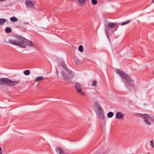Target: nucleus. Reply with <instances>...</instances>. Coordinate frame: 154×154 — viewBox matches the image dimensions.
I'll use <instances>...</instances> for the list:
<instances>
[{
  "label": "nucleus",
  "instance_id": "obj_10",
  "mask_svg": "<svg viewBox=\"0 0 154 154\" xmlns=\"http://www.w3.org/2000/svg\"><path fill=\"white\" fill-rule=\"evenodd\" d=\"M88 0H77V4L80 6L84 5L87 2Z\"/></svg>",
  "mask_w": 154,
  "mask_h": 154
},
{
  "label": "nucleus",
  "instance_id": "obj_19",
  "mask_svg": "<svg viewBox=\"0 0 154 154\" xmlns=\"http://www.w3.org/2000/svg\"><path fill=\"white\" fill-rule=\"evenodd\" d=\"M144 119V121L145 123H146L148 125H151V122H150L148 120L146 119Z\"/></svg>",
  "mask_w": 154,
  "mask_h": 154
},
{
  "label": "nucleus",
  "instance_id": "obj_22",
  "mask_svg": "<svg viewBox=\"0 0 154 154\" xmlns=\"http://www.w3.org/2000/svg\"><path fill=\"white\" fill-rule=\"evenodd\" d=\"M130 21H131V20H129L127 21L123 22L122 23L121 25L122 26H123V25L127 24L129 23H130Z\"/></svg>",
  "mask_w": 154,
  "mask_h": 154
},
{
  "label": "nucleus",
  "instance_id": "obj_17",
  "mask_svg": "<svg viewBox=\"0 0 154 154\" xmlns=\"http://www.w3.org/2000/svg\"><path fill=\"white\" fill-rule=\"evenodd\" d=\"M6 20L5 19H0V25L4 24Z\"/></svg>",
  "mask_w": 154,
  "mask_h": 154
},
{
  "label": "nucleus",
  "instance_id": "obj_18",
  "mask_svg": "<svg viewBox=\"0 0 154 154\" xmlns=\"http://www.w3.org/2000/svg\"><path fill=\"white\" fill-rule=\"evenodd\" d=\"M114 115V113L112 112H110L108 113L107 116L109 118H111L113 117Z\"/></svg>",
  "mask_w": 154,
  "mask_h": 154
},
{
  "label": "nucleus",
  "instance_id": "obj_29",
  "mask_svg": "<svg viewBox=\"0 0 154 154\" xmlns=\"http://www.w3.org/2000/svg\"><path fill=\"white\" fill-rule=\"evenodd\" d=\"M5 0H0V1H5Z\"/></svg>",
  "mask_w": 154,
  "mask_h": 154
},
{
  "label": "nucleus",
  "instance_id": "obj_1",
  "mask_svg": "<svg viewBox=\"0 0 154 154\" xmlns=\"http://www.w3.org/2000/svg\"><path fill=\"white\" fill-rule=\"evenodd\" d=\"M9 41L11 44L18 46L23 48H26V46H29L31 47H34V45L32 42L21 37H19L17 40L9 39Z\"/></svg>",
  "mask_w": 154,
  "mask_h": 154
},
{
  "label": "nucleus",
  "instance_id": "obj_14",
  "mask_svg": "<svg viewBox=\"0 0 154 154\" xmlns=\"http://www.w3.org/2000/svg\"><path fill=\"white\" fill-rule=\"evenodd\" d=\"M45 79L42 76H39L37 77L35 79V82H38L39 81H41L42 80H44Z\"/></svg>",
  "mask_w": 154,
  "mask_h": 154
},
{
  "label": "nucleus",
  "instance_id": "obj_8",
  "mask_svg": "<svg viewBox=\"0 0 154 154\" xmlns=\"http://www.w3.org/2000/svg\"><path fill=\"white\" fill-rule=\"evenodd\" d=\"M94 106V110L96 113H99L103 111L100 105L98 104L97 103H95Z\"/></svg>",
  "mask_w": 154,
  "mask_h": 154
},
{
  "label": "nucleus",
  "instance_id": "obj_16",
  "mask_svg": "<svg viewBox=\"0 0 154 154\" xmlns=\"http://www.w3.org/2000/svg\"><path fill=\"white\" fill-rule=\"evenodd\" d=\"M11 29L8 27H7L5 29V31L6 33H9L11 32Z\"/></svg>",
  "mask_w": 154,
  "mask_h": 154
},
{
  "label": "nucleus",
  "instance_id": "obj_28",
  "mask_svg": "<svg viewBox=\"0 0 154 154\" xmlns=\"http://www.w3.org/2000/svg\"><path fill=\"white\" fill-rule=\"evenodd\" d=\"M2 150L0 151V154H2Z\"/></svg>",
  "mask_w": 154,
  "mask_h": 154
},
{
  "label": "nucleus",
  "instance_id": "obj_27",
  "mask_svg": "<svg viewBox=\"0 0 154 154\" xmlns=\"http://www.w3.org/2000/svg\"><path fill=\"white\" fill-rule=\"evenodd\" d=\"M154 3V0H152L151 2V3Z\"/></svg>",
  "mask_w": 154,
  "mask_h": 154
},
{
  "label": "nucleus",
  "instance_id": "obj_7",
  "mask_svg": "<svg viewBox=\"0 0 154 154\" xmlns=\"http://www.w3.org/2000/svg\"><path fill=\"white\" fill-rule=\"evenodd\" d=\"M118 24L117 23H108L106 25V26L108 28H115L114 29V31H116L118 27Z\"/></svg>",
  "mask_w": 154,
  "mask_h": 154
},
{
  "label": "nucleus",
  "instance_id": "obj_12",
  "mask_svg": "<svg viewBox=\"0 0 154 154\" xmlns=\"http://www.w3.org/2000/svg\"><path fill=\"white\" fill-rule=\"evenodd\" d=\"M124 115L120 112H118L116 115V118L118 119H123Z\"/></svg>",
  "mask_w": 154,
  "mask_h": 154
},
{
  "label": "nucleus",
  "instance_id": "obj_2",
  "mask_svg": "<svg viewBox=\"0 0 154 154\" xmlns=\"http://www.w3.org/2000/svg\"><path fill=\"white\" fill-rule=\"evenodd\" d=\"M116 72L122 78V79L124 81L125 85L127 87H128V85H131L133 80L126 73L119 69H116Z\"/></svg>",
  "mask_w": 154,
  "mask_h": 154
},
{
  "label": "nucleus",
  "instance_id": "obj_24",
  "mask_svg": "<svg viewBox=\"0 0 154 154\" xmlns=\"http://www.w3.org/2000/svg\"><path fill=\"white\" fill-rule=\"evenodd\" d=\"M97 0H91L92 4L93 5H95L97 3Z\"/></svg>",
  "mask_w": 154,
  "mask_h": 154
},
{
  "label": "nucleus",
  "instance_id": "obj_6",
  "mask_svg": "<svg viewBox=\"0 0 154 154\" xmlns=\"http://www.w3.org/2000/svg\"><path fill=\"white\" fill-rule=\"evenodd\" d=\"M137 115L138 116L140 117H141L143 119H146L150 122L152 121V120L154 118V117L150 116H149L146 114H137Z\"/></svg>",
  "mask_w": 154,
  "mask_h": 154
},
{
  "label": "nucleus",
  "instance_id": "obj_5",
  "mask_svg": "<svg viewBox=\"0 0 154 154\" xmlns=\"http://www.w3.org/2000/svg\"><path fill=\"white\" fill-rule=\"evenodd\" d=\"M75 85L77 92L80 95L83 96H85V93L82 91V88L81 85L78 83H75Z\"/></svg>",
  "mask_w": 154,
  "mask_h": 154
},
{
  "label": "nucleus",
  "instance_id": "obj_13",
  "mask_svg": "<svg viewBox=\"0 0 154 154\" xmlns=\"http://www.w3.org/2000/svg\"><path fill=\"white\" fill-rule=\"evenodd\" d=\"M55 149L56 152H58L60 154H64V150L60 147H57Z\"/></svg>",
  "mask_w": 154,
  "mask_h": 154
},
{
  "label": "nucleus",
  "instance_id": "obj_9",
  "mask_svg": "<svg viewBox=\"0 0 154 154\" xmlns=\"http://www.w3.org/2000/svg\"><path fill=\"white\" fill-rule=\"evenodd\" d=\"M26 7L27 8H32L35 6L34 4L31 0H26Z\"/></svg>",
  "mask_w": 154,
  "mask_h": 154
},
{
  "label": "nucleus",
  "instance_id": "obj_30",
  "mask_svg": "<svg viewBox=\"0 0 154 154\" xmlns=\"http://www.w3.org/2000/svg\"><path fill=\"white\" fill-rule=\"evenodd\" d=\"M2 150V149L1 148H0V151Z\"/></svg>",
  "mask_w": 154,
  "mask_h": 154
},
{
  "label": "nucleus",
  "instance_id": "obj_11",
  "mask_svg": "<svg viewBox=\"0 0 154 154\" xmlns=\"http://www.w3.org/2000/svg\"><path fill=\"white\" fill-rule=\"evenodd\" d=\"M96 114L97 116L101 120H103L104 119V112L103 111L100 112L99 113H97Z\"/></svg>",
  "mask_w": 154,
  "mask_h": 154
},
{
  "label": "nucleus",
  "instance_id": "obj_3",
  "mask_svg": "<svg viewBox=\"0 0 154 154\" xmlns=\"http://www.w3.org/2000/svg\"><path fill=\"white\" fill-rule=\"evenodd\" d=\"M62 66L65 69L64 71L62 72V75L64 78L66 80L72 78L74 77L73 72L66 68V64L63 63Z\"/></svg>",
  "mask_w": 154,
  "mask_h": 154
},
{
  "label": "nucleus",
  "instance_id": "obj_21",
  "mask_svg": "<svg viewBox=\"0 0 154 154\" xmlns=\"http://www.w3.org/2000/svg\"><path fill=\"white\" fill-rule=\"evenodd\" d=\"M79 50L81 52H83L84 51L83 46L82 45H80L79 47Z\"/></svg>",
  "mask_w": 154,
  "mask_h": 154
},
{
  "label": "nucleus",
  "instance_id": "obj_15",
  "mask_svg": "<svg viewBox=\"0 0 154 154\" xmlns=\"http://www.w3.org/2000/svg\"><path fill=\"white\" fill-rule=\"evenodd\" d=\"M11 21L12 22H15L18 20V19L15 17H11L10 18Z\"/></svg>",
  "mask_w": 154,
  "mask_h": 154
},
{
  "label": "nucleus",
  "instance_id": "obj_4",
  "mask_svg": "<svg viewBox=\"0 0 154 154\" xmlns=\"http://www.w3.org/2000/svg\"><path fill=\"white\" fill-rule=\"evenodd\" d=\"M20 82V81L18 80L17 81H12L8 78H2L0 79V85H2L4 84L8 86L15 85Z\"/></svg>",
  "mask_w": 154,
  "mask_h": 154
},
{
  "label": "nucleus",
  "instance_id": "obj_23",
  "mask_svg": "<svg viewBox=\"0 0 154 154\" xmlns=\"http://www.w3.org/2000/svg\"><path fill=\"white\" fill-rule=\"evenodd\" d=\"M97 82L96 81H92L91 86H96L97 85Z\"/></svg>",
  "mask_w": 154,
  "mask_h": 154
},
{
  "label": "nucleus",
  "instance_id": "obj_20",
  "mask_svg": "<svg viewBox=\"0 0 154 154\" xmlns=\"http://www.w3.org/2000/svg\"><path fill=\"white\" fill-rule=\"evenodd\" d=\"M24 73L26 75H28L30 74V71L29 70H26L24 71Z\"/></svg>",
  "mask_w": 154,
  "mask_h": 154
},
{
  "label": "nucleus",
  "instance_id": "obj_25",
  "mask_svg": "<svg viewBox=\"0 0 154 154\" xmlns=\"http://www.w3.org/2000/svg\"><path fill=\"white\" fill-rule=\"evenodd\" d=\"M75 62L77 64H80L82 63L79 60H75Z\"/></svg>",
  "mask_w": 154,
  "mask_h": 154
},
{
  "label": "nucleus",
  "instance_id": "obj_26",
  "mask_svg": "<svg viewBox=\"0 0 154 154\" xmlns=\"http://www.w3.org/2000/svg\"><path fill=\"white\" fill-rule=\"evenodd\" d=\"M150 143L152 147L153 148L154 147V145H153V141L152 140L150 141Z\"/></svg>",
  "mask_w": 154,
  "mask_h": 154
}]
</instances>
